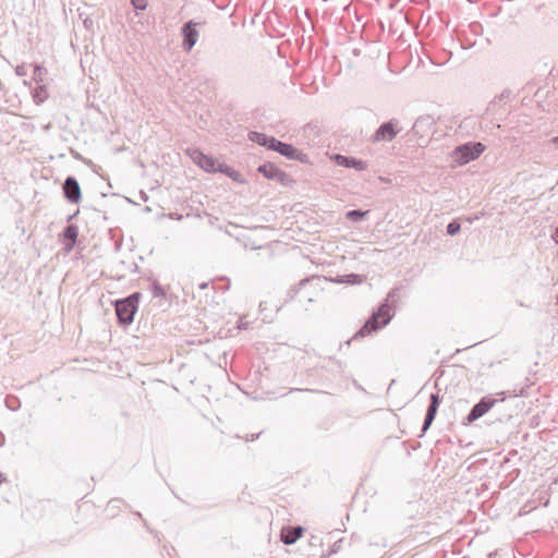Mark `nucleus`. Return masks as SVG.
<instances>
[{
    "instance_id": "nucleus-24",
    "label": "nucleus",
    "mask_w": 558,
    "mask_h": 558,
    "mask_svg": "<svg viewBox=\"0 0 558 558\" xmlns=\"http://www.w3.org/2000/svg\"><path fill=\"white\" fill-rule=\"evenodd\" d=\"M217 172L225 173L231 178H233V173H235V171L231 167L222 163L218 165Z\"/></svg>"
},
{
    "instance_id": "nucleus-31",
    "label": "nucleus",
    "mask_w": 558,
    "mask_h": 558,
    "mask_svg": "<svg viewBox=\"0 0 558 558\" xmlns=\"http://www.w3.org/2000/svg\"><path fill=\"white\" fill-rule=\"evenodd\" d=\"M551 142H553L554 144L558 145V135H557V136H555V137L551 140Z\"/></svg>"
},
{
    "instance_id": "nucleus-5",
    "label": "nucleus",
    "mask_w": 558,
    "mask_h": 558,
    "mask_svg": "<svg viewBox=\"0 0 558 558\" xmlns=\"http://www.w3.org/2000/svg\"><path fill=\"white\" fill-rule=\"evenodd\" d=\"M402 128L399 125V121L390 120L388 122L383 123L372 135V142H390L392 141L400 132Z\"/></svg>"
},
{
    "instance_id": "nucleus-11",
    "label": "nucleus",
    "mask_w": 558,
    "mask_h": 558,
    "mask_svg": "<svg viewBox=\"0 0 558 558\" xmlns=\"http://www.w3.org/2000/svg\"><path fill=\"white\" fill-rule=\"evenodd\" d=\"M258 172L269 180L284 182L288 175L274 163L267 162L258 167Z\"/></svg>"
},
{
    "instance_id": "nucleus-23",
    "label": "nucleus",
    "mask_w": 558,
    "mask_h": 558,
    "mask_svg": "<svg viewBox=\"0 0 558 558\" xmlns=\"http://www.w3.org/2000/svg\"><path fill=\"white\" fill-rule=\"evenodd\" d=\"M151 292L155 298H163L166 294L165 290L161 288V286L158 282L153 283Z\"/></svg>"
},
{
    "instance_id": "nucleus-6",
    "label": "nucleus",
    "mask_w": 558,
    "mask_h": 558,
    "mask_svg": "<svg viewBox=\"0 0 558 558\" xmlns=\"http://www.w3.org/2000/svg\"><path fill=\"white\" fill-rule=\"evenodd\" d=\"M63 195L72 204H77L81 198V187L77 180L74 177H68L63 182Z\"/></svg>"
},
{
    "instance_id": "nucleus-30",
    "label": "nucleus",
    "mask_w": 558,
    "mask_h": 558,
    "mask_svg": "<svg viewBox=\"0 0 558 558\" xmlns=\"http://www.w3.org/2000/svg\"><path fill=\"white\" fill-rule=\"evenodd\" d=\"M7 481V477L4 474L0 473V484L4 483Z\"/></svg>"
},
{
    "instance_id": "nucleus-19",
    "label": "nucleus",
    "mask_w": 558,
    "mask_h": 558,
    "mask_svg": "<svg viewBox=\"0 0 558 558\" xmlns=\"http://www.w3.org/2000/svg\"><path fill=\"white\" fill-rule=\"evenodd\" d=\"M368 214V211H362L360 209H353L347 213L345 217L347 219L357 222L365 218V216Z\"/></svg>"
},
{
    "instance_id": "nucleus-20",
    "label": "nucleus",
    "mask_w": 558,
    "mask_h": 558,
    "mask_svg": "<svg viewBox=\"0 0 558 558\" xmlns=\"http://www.w3.org/2000/svg\"><path fill=\"white\" fill-rule=\"evenodd\" d=\"M315 280H319V278L317 277H312V278H306V279H302L300 282H299V286L298 288H293L289 291V294H290V298L293 299L301 289H303L307 283L312 282V281H315Z\"/></svg>"
},
{
    "instance_id": "nucleus-25",
    "label": "nucleus",
    "mask_w": 558,
    "mask_h": 558,
    "mask_svg": "<svg viewBox=\"0 0 558 558\" xmlns=\"http://www.w3.org/2000/svg\"><path fill=\"white\" fill-rule=\"evenodd\" d=\"M131 4L136 10H145L147 8V0H131Z\"/></svg>"
},
{
    "instance_id": "nucleus-1",
    "label": "nucleus",
    "mask_w": 558,
    "mask_h": 558,
    "mask_svg": "<svg viewBox=\"0 0 558 558\" xmlns=\"http://www.w3.org/2000/svg\"><path fill=\"white\" fill-rule=\"evenodd\" d=\"M399 298L400 288L396 287L391 289L385 302L381 303L377 312L372 314V316L366 320L362 328L356 332V336L365 337L388 325L393 316L391 313L392 307L396 305Z\"/></svg>"
},
{
    "instance_id": "nucleus-14",
    "label": "nucleus",
    "mask_w": 558,
    "mask_h": 558,
    "mask_svg": "<svg viewBox=\"0 0 558 558\" xmlns=\"http://www.w3.org/2000/svg\"><path fill=\"white\" fill-rule=\"evenodd\" d=\"M248 138L253 143H256L260 146L267 147L268 149L270 148V141L275 140L274 136H268L264 133L255 132V131L248 133Z\"/></svg>"
},
{
    "instance_id": "nucleus-15",
    "label": "nucleus",
    "mask_w": 558,
    "mask_h": 558,
    "mask_svg": "<svg viewBox=\"0 0 558 558\" xmlns=\"http://www.w3.org/2000/svg\"><path fill=\"white\" fill-rule=\"evenodd\" d=\"M217 160L211 156H205V158L202 161L201 168L209 173L217 172L218 169Z\"/></svg>"
},
{
    "instance_id": "nucleus-10",
    "label": "nucleus",
    "mask_w": 558,
    "mask_h": 558,
    "mask_svg": "<svg viewBox=\"0 0 558 558\" xmlns=\"http://www.w3.org/2000/svg\"><path fill=\"white\" fill-rule=\"evenodd\" d=\"M331 159L336 162V165L345 167V168H353L357 171H364L367 168V165L365 161L361 159H356L354 157H347L340 154H336L331 157Z\"/></svg>"
},
{
    "instance_id": "nucleus-9",
    "label": "nucleus",
    "mask_w": 558,
    "mask_h": 558,
    "mask_svg": "<svg viewBox=\"0 0 558 558\" xmlns=\"http://www.w3.org/2000/svg\"><path fill=\"white\" fill-rule=\"evenodd\" d=\"M439 404H440V398H439L438 393H432L429 404H428V408H427V411L425 414L424 423L422 426L423 433H425L433 424V422L436 417Z\"/></svg>"
},
{
    "instance_id": "nucleus-22",
    "label": "nucleus",
    "mask_w": 558,
    "mask_h": 558,
    "mask_svg": "<svg viewBox=\"0 0 558 558\" xmlns=\"http://www.w3.org/2000/svg\"><path fill=\"white\" fill-rule=\"evenodd\" d=\"M460 229H461L460 223L457 220H453V221L448 223V226H447V233L449 235H456L457 233L460 232Z\"/></svg>"
},
{
    "instance_id": "nucleus-33",
    "label": "nucleus",
    "mask_w": 558,
    "mask_h": 558,
    "mask_svg": "<svg viewBox=\"0 0 558 558\" xmlns=\"http://www.w3.org/2000/svg\"><path fill=\"white\" fill-rule=\"evenodd\" d=\"M84 24H85L86 27L89 25V22H88L87 19L84 21Z\"/></svg>"
},
{
    "instance_id": "nucleus-32",
    "label": "nucleus",
    "mask_w": 558,
    "mask_h": 558,
    "mask_svg": "<svg viewBox=\"0 0 558 558\" xmlns=\"http://www.w3.org/2000/svg\"><path fill=\"white\" fill-rule=\"evenodd\" d=\"M207 286H208V283H205V282H204V283H202V284L199 286V288H201V289H205Z\"/></svg>"
},
{
    "instance_id": "nucleus-12",
    "label": "nucleus",
    "mask_w": 558,
    "mask_h": 558,
    "mask_svg": "<svg viewBox=\"0 0 558 558\" xmlns=\"http://www.w3.org/2000/svg\"><path fill=\"white\" fill-rule=\"evenodd\" d=\"M303 534V527L302 526H290L287 529H283L281 532V541L287 544L291 545L295 543Z\"/></svg>"
},
{
    "instance_id": "nucleus-29",
    "label": "nucleus",
    "mask_w": 558,
    "mask_h": 558,
    "mask_svg": "<svg viewBox=\"0 0 558 558\" xmlns=\"http://www.w3.org/2000/svg\"><path fill=\"white\" fill-rule=\"evenodd\" d=\"M258 436H259V434H256V435L252 434V435H251V438H246V440H252V441H253V440H255L256 438H258Z\"/></svg>"
},
{
    "instance_id": "nucleus-3",
    "label": "nucleus",
    "mask_w": 558,
    "mask_h": 558,
    "mask_svg": "<svg viewBox=\"0 0 558 558\" xmlns=\"http://www.w3.org/2000/svg\"><path fill=\"white\" fill-rule=\"evenodd\" d=\"M484 150V144L480 142H469L457 146L452 151V158L457 163L465 165L478 158Z\"/></svg>"
},
{
    "instance_id": "nucleus-13",
    "label": "nucleus",
    "mask_w": 558,
    "mask_h": 558,
    "mask_svg": "<svg viewBox=\"0 0 558 558\" xmlns=\"http://www.w3.org/2000/svg\"><path fill=\"white\" fill-rule=\"evenodd\" d=\"M62 234L65 241L66 251H71L77 241L78 228L75 225H69L65 227Z\"/></svg>"
},
{
    "instance_id": "nucleus-27",
    "label": "nucleus",
    "mask_w": 558,
    "mask_h": 558,
    "mask_svg": "<svg viewBox=\"0 0 558 558\" xmlns=\"http://www.w3.org/2000/svg\"><path fill=\"white\" fill-rule=\"evenodd\" d=\"M551 240L558 245V227L551 233Z\"/></svg>"
},
{
    "instance_id": "nucleus-26",
    "label": "nucleus",
    "mask_w": 558,
    "mask_h": 558,
    "mask_svg": "<svg viewBox=\"0 0 558 558\" xmlns=\"http://www.w3.org/2000/svg\"><path fill=\"white\" fill-rule=\"evenodd\" d=\"M15 73L17 76H25L27 74L25 65L24 64L17 65L15 68Z\"/></svg>"
},
{
    "instance_id": "nucleus-7",
    "label": "nucleus",
    "mask_w": 558,
    "mask_h": 558,
    "mask_svg": "<svg viewBox=\"0 0 558 558\" xmlns=\"http://www.w3.org/2000/svg\"><path fill=\"white\" fill-rule=\"evenodd\" d=\"M196 23L193 21L186 22L182 27V36H183V43L182 47L185 51L192 50V48L195 46L197 38H198V32L196 29Z\"/></svg>"
},
{
    "instance_id": "nucleus-18",
    "label": "nucleus",
    "mask_w": 558,
    "mask_h": 558,
    "mask_svg": "<svg viewBox=\"0 0 558 558\" xmlns=\"http://www.w3.org/2000/svg\"><path fill=\"white\" fill-rule=\"evenodd\" d=\"M362 281H363L362 277L356 274L343 275V276L339 277V279H338V282L349 283V284H357V283H362Z\"/></svg>"
},
{
    "instance_id": "nucleus-4",
    "label": "nucleus",
    "mask_w": 558,
    "mask_h": 558,
    "mask_svg": "<svg viewBox=\"0 0 558 558\" xmlns=\"http://www.w3.org/2000/svg\"><path fill=\"white\" fill-rule=\"evenodd\" d=\"M498 402L492 396L483 397L476 404L473 405L470 413L463 420V425H471L474 421L486 414Z\"/></svg>"
},
{
    "instance_id": "nucleus-28",
    "label": "nucleus",
    "mask_w": 558,
    "mask_h": 558,
    "mask_svg": "<svg viewBox=\"0 0 558 558\" xmlns=\"http://www.w3.org/2000/svg\"><path fill=\"white\" fill-rule=\"evenodd\" d=\"M4 444V435L0 432V447Z\"/></svg>"
},
{
    "instance_id": "nucleus-2",
    "label": "nucleus",
    "mask_w": 558,
    "mask_h": 558,
    "mask_svg": "<svg viewBox=\"0 0 558 558\" xmlns=\"http://www.w3.org/2000/svg\"><path fill=\"white\" fill-rule=\"evenodd\" d=\"M140 295L141 294L138 292H135L125 299L116 301L114 308L120 324L130 325L133 322L134 315L137 311Z\"/></svg>"
},
{
    "instance_id": "nucleus-16",
    "label": "nucleus",
    "mask_w": 558,
    "mask_h": 558,
    "mask_svg": "<svg viewBox=\"0 0 558 558\" xmlns=\"http://www.w3.org/2000/svg\"><path fill=\"white\" fill-rule=\"evenodd\" d=\"M48 97L47 89L44 85L37 86L33 92V98L35 104H43Z\"/></svg>"
},
{
    "instance_id": "nucleus-21",
    "label": "nucleus",
    "mask_w": 558,
    "mask_h": 558,
    "mask_svg": "<svg viewBox=\"0 0 558 558\" xmlns=\"http://www.w3.org/2000/svg\"><path fill=\"white\" fill-rule=\"evenodd\" d=\"M47 73V70L39 65V64H36L35 65V69H34V76L33 78L37 82V83H41L44 81V76L46 75Z\"/></svg>"
},
{
    "instance_id": "nucleus-17",
    "label": "nucleus",
    "mask_w": 558,
    "mask_h": 558,
    "mask_svg": "<svg viewBox=\"0 0 558 558\" xmlns=\"http://www.w3.org/2000/svg\"><path fill=\"white\" fill-rule=\"evenodd\" d=\"M190 158L193 160L194 163L201 167L203 159L205 158V154L201 151L198 148H189L186 150Z\"/></svg>"
},
{
    "instance_id": "nucleus-8",
    "label": "nucleus",
    "mask_w": 558,
    "mask_h": 558,
    "mask_svg": "<svg viewBox=\"0 0 558 558\" xmlns=\"http://www.w3.org/2000/svg\"><path fill=\"white\" fill-rule=\"evenodd\" d=\"M270 150L277 151L290 160L299 159L300 151L291 144L283 143L275 138L270 141Z\"/></svg>"
}]
</instances>
